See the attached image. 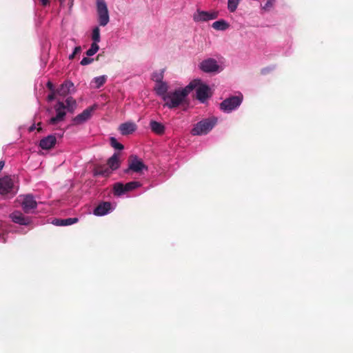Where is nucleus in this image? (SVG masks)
<instances>
[{"label": "nucleus", "mask_w": 353, "mask_h": 353, "mask_svg": "<svg viewBox=\"0 0 353 353\" xmlns=\"http://www.w3.org/2000/svg\"><path fill=\"white\" fill-rule=\"evenodd\" d=\"M125 191L130 192L136 188H138L141 186V183L139 181H130L125 184Z\"/></svg>", "instance_id": "c85d7f7f"}, {"label": "nucleus", "mask_w": 353, "mask_h": 353, "mask_svg": "<svg viewBox=\"0 0 353 353\" xmlns=\"http://www.w3.org/2000/svg\"><path fill=\"white\" fill-rule=\"evenodd\" d=\"M47 87H48V88L50 90H51V91H54V85H53V83H52V82L48 81V82L47 83Z\"/></svg>", "instance_id": "e433bc0d"}, {"label": "nucleus", "mask_w": 353, "mask_h": 353, "mask_svg": "<svg viewBox=\"0 0 353 353\" xmlns=\"http://www.w3.org/2000/svg\"><path fill=\"white\" fill-rule=\"evenodd\" d=\"M274 5V1L272 0H268L263 6L262 9L268 11L271 8H272Z\"/></svg>", "instance_id": "f704fd0d"}, {"label": "nucleus", "mask_w": 353, "mask_h": 353, "mask_svg": "<svg viewBox=\"0 0 353 353\" xmlns=\"http://www.w3.org/2000/svg\"><path fill=\"white\" fill-rule=\"evenodd\" d=\"M267 71H268V68H263V69L262 70V73H263V74H265Z\"/></svg>", "instance_id": "79ce46f5"}, {"label": "nucleus", "mask_w": 353, "mask_h": 353, "mask_svg": "<svg viewBox=\"0 0 353 353\" xmlns=\"http://www.w3.org/2000/svg\"><path fill=\"white\" fill-rule=\"evenodd\" d=\"M198 82L196 89V99L201 103H205L210 97V90L208 85L201 83L199 80H194Z\"/></svg>", "instance_id": "9b49d317"}, {"label": "nucleus", "mask_w": 353, "mask_h": 353, "mask_svg": "<svg viewBox=\"0 0 353 353\" xmlns=\"http://www.w3.org/2000/svg\"><path fill=\"white\" fill-rule=\"evenodd\" d=\"M59 1L61 3H63L65 1V0H59Z\"/></svg>", "instance_id": "37998d69"}, {"label": "nucleus", "mask_w": 353, "mask_h": 353, "mask_svg": "<svg viewBox=\"0 0 353 353\" xmlns=\"http://www.w3.org/2000/svg\"><path fill=\"white\" fill-rule=\"evenodd\" d=\"M217 122L218 119L216 117L203 119L194 125L191 134L194 136L205 135L214 128Z\"/></svg>", "instance_id": "f03ea898"}, {"label": "nucleus", "mask_w": 353, "mask_h": 353, "mask_svg": "<svg viewBox=\"0 0 353 353\" xmlns=\"http://www.w3.org/2000/svg\"><path fill=\"white\" fill-rule=\"evenodd\" d=\"M55 116L49 120V124L56 125L64 120L66 115V107L63 101H58L54 105Z\"/></svg>", "instance_id": "1a4fd4ad"}, {"label": "nucleus", "mask_w": 353, "mask_h": 353, "mask_svg": "<svg viewBox=\"0 0 353 353\" xmlns=\"http://www.w3.org/2000/svg\"><path fill=\"white\" fill-rule=\"evenodd\" d=\"M148 170V166L144 164L143 161L138 158L136 155L130 157L128 161V167L125 170V173L129 174L130 172L135 173H142L143 171Z\"/></svg>", "instance_id": "423d86ee"}, {"label": "nucleus", "mask_w": 353, "mask_h": 353, "mask_svg": "<svg viewBox=\"0 0 353 353\" xmlns=\"http://www.w3.org/2000/svg\"><path fill=\"white\" fill-rule=\"evenodd\" d=\"M127 192L125 191V185L120 182L115 183L113 185V193L116 196H121Z\"/></svg>", "instance_id": "b1692460"}, {"label": "nucleus", "mask_w": 353, "mask_h": 353, "mask_svg": "<svg viewBox=\"0 0 353 353\" xmlns=\"http://www.w3.org/2000/svg\"><path fill=\"white\" fill-rule=\"evenodd\" d=\"M81 52V46H76L74 50H73V52L72 53H71L69 56H68V59L70 60H72L75 56L77 54H79L80 52Z\"/></svg>", "instance_id": "72a5a7b5"}, {"label": "nucleus", "mask_w": 353, "mask_h": 353, "mask_svg": "<svg viewBox=\"0 0 353 353\" xmlns=\"http://www.w3.org/2000/svg\"><path fill=\"white\" fill-rule=\"evenodd\" d=\"M41 4L44 6H47L49 3L48 0H40Z\"/></svg>", "instance_id": "58836bf2"}, {"label": "nucleus", "mask_w": 353, "mask_h": 353, "mask_svg": "<svg viewBox=\"0 0 353 353\" xmlns=\"http://www.w3.org/2000/svg\"><path fill=\"white\" fill-rule=\"evenodd\" d=\"M35 128H36V126L34 124H33L29 127L28 130H29V132H33L35 130Z\"/></svg>", "instance_id": "ea45409f"}, {"label": "nucleus", "mask_w": 353, "mask_h": 353, "mask_svg": "<svg viewBox=\"0 0 353 353\" xmlns=\"http://www.w3.org/2000/svg\"><path fill=\"white\" fill-rule=\"evenodd\" d=\"M76 91L74 83L70 81H65L57 90V94L65 97L68 94H72Z\"/></svg>", "instance_id": "2eb2a0df"}, {"label": "nucleus", "mask_w": 353, "mask_h": 353, "mask_svg": "<svg viewBox=\"0 0 353 353\" xmlns=\"http://www.w3.org/2000/svg\"><path fill=\"white\" fill-rule=\"evenodd\" d=\"M117 207L116 203L102 201L99 203L93 210V214L97 216H103L112 212Z\"/></svg>", "instance_id": "6e6552de"}, {"label": "nucleus", "mask_w": 353, "mask_h": 353, "mask_svg": "<svg viewBox=\"0 0 353 353\" xmlns=\"http://www.w3.org/2000/svg\"><path fill=\"white\" fill-rule=\"evenodd\" d=\"M110 143L112 148H114L115 150H122L123 149V145L119 143L116 138L114 137H110Z\"/></svg>", "instance_id": "473e14b6"}, {"label": "nucleus", "mask_w": 353, "mask_h": 353, "mask_svg": "<svg viewBox=\"0 0 353 353\" xmlns=\"http://www.w3.org/2000/svg\"><path fill=\"white\" fill-rule=\"evenodd\" d=\"M218 12L214 10L205 11L197 9L192 14V19L196 23H204L218 17Z\"/></svg>", "instance_id": "0eeeda50"}, {"label": "nucleus", "mask_w": 353, "mask_h": 353, "mask_svg": "<svg viewBox=\"0 0 353 353\" xmlns=\"http://www.w3.org/2000/svg\"><path fill=\"white\" fill-rule=\"evenodd\" d=\"M54 97H55V92H54V91H52V93L48 94V101H52L54 99Z\"/></svg>", "instance_id": "4c0bfd02"}, {"label": "nucleus", "mask_w": 353, "mask_h": 353, "mask_svg": "<svg viewBox=\"0 0 353 353\" xmlns=\"http://www.w3.org/2000/svg\"><path fill=\"white\" fill-rule=\"evenodd\" d=\"M243 99L241 94L226 98L220 103L219 108L224 113H231L239 108L243 102Z\"/></svg>", "instance_id": "20e7f679"}, {"label": "nucleus", "mask_w": 353, "mask_h": 353, "mask_svg": "<svg viewBox=\"0 0 353 353\" xmlns=\"http://www.w3.org/2000/svg\"><path fill=\"white\" fill-rule=\"evenodd\" d=\"M11 225H5L0 223V242L6 243L8 239V234L10 232H17Z\"/></svg>", "instance_id": "6ab92c4d"}, {"label": "nucleus", "mask_w": 353, "mask_h": 353, "mask_svg": "<svg viewBox=\"0 0 353 353\" xmlns=\"http://www.w3.org/2000/svg\"><path fill=\"white\" fill-rule=\"evenodd\" d=\"M4 165H5V162L3 161H0V172L3 168Z\"/></svg>", "instance_id": "a19ab883"}, {"label": "nucleus", "mask_w": 353, "mask_h": 353, "mask_svg": "<svg viewBox=\"0 0 353 353\" xmlns=\"http://www.w3.org/2000/svg\"><path fill=\"white\" fill-rule=\"evenodd\" d=\"M110 169L105 165H99L95 168L94 170L93 174L94 176H101L108 177L112 174Z\"/></svg>", "instance_id": "4be33fe9"}, {"label": "nucleus", "mask_w": 353, "mask_h": 353, "mask_svg": "<svg viewBox=\"0 0 353 353\" xmlns=\"http://www.w3.org/2000/svg\"><path fill=\"white\" fill-rule=\"evenodd\" d=\"M94 61V59L92 58H90V57H83L80 63L81 65H89L91 63H92V61Z\"/></svg>", "instance_id": "c9c22d12"}, {"label": "nucleus", "mask_w": 353, "mask_h": 353, "mask_svg": "<svg viewBox=\"0 0 353 353\" xmlns=\"http://www.w3.org/2000/svg\"><path fill=\"white\" fill-rule=\"evenodd\" d=\"M37 203L32 195H25L21 201V207L24 212L30 213L37 208Z\"/></svg>", "instance_id": "ddd939ff"}, {"label": "nucleus", "mask_w": 353, "mask_h": 353, "mask_svg": "<svg viewBox=\"0 0 353 353\" xmlns=\"http://www.w3.org/2000/svg\"><path fill=\"white\" fill-rule=\"evenodd\" d=\"M154 90L156 94L164 101L168 93V85L165 81H160L155 83Z\"/></svg>", "instance_id": "a211bd4d"}, {"label": "nucleus", "mask_w": 353, "mask_h": 353, "mask_svg": "<svg viewBox=\"0 0 353 353\" xmlns=\"http://www.w3.org/2000/svg\"><path fill=\"white\" fill-rule=\"evenodd\" d=\"M99 50V46L97 43H92L90 48L86 51V55L88 57H92Z\"/></svg>", "instance_id": "7c9ffc66"}, {"label": "nucleus", "mask_w": 353, "mask_h": 353, "mask_svg": "<svg viewBox=\"0 0 353 353\" xmlns=\"http://www.w3.org/2000/svg\"><path fill=\"white\" fill-rule=\"evenodd\" d=\"M78 218H67L64 219H56L52 221V223L57 226H68L77 223Z\"/></svg>", "instance_id": "aec40b11"}, {"label": "nucleus", "mask_w": 353, "mask_h": 353, "mask_svg": "<svg viewBox=\"0 0 353 353\" xmlns=\"http://www.w3.org/2000/svg\"><path fill=\"white\" fill-rule=\"evenodd\" d=\"M198 82L191 81L184 88H178L169 91L164 99L165 105L170 109L175 108L184 103L189 94L196 87Z\"/></svg>", "instance_id": "f257e3e1"}, {"label": "nucleus", "mask_w": 353, "mask_h": 353, "mask_svg": "<svg viewBox=\"0 0 353 353\" xmlns=\"http://www.w3.org/2000/svg\"><path fill=\"white\" fill-rule=\"evenodd\" d=\"M65 105L66 107V110H68V112H72L77 107L76 101L72 97H69L65 99Z\"/></svg>", "instance_id": "bb28decb"}, {"label": "nucleus", "mask_w": 353, "mask_h": 353, "mask_svg": "<svg viewBox=\"0 0 353 353\" xmlns=\"http://www.w3.org/2000/svg\"><path fill=\"white\" fill-rule=\"evenodd\" d=\"M10 218L12 222L20 225H28L32 222L30 217L24 216L21 212L17 210L11 213Z\"/></svg>", "instance_id": "4468645a"}, {"label": "nucleus", "mask_w": 353, "mask_h": 353, "mask_svg": "<svg viewBox=\"0 0 353 353\" xmlns=\"http://www.w3.org/2000/svg\"><path fill=\"white\" fill-rule=\"evenodd\" d=\"M137 129V125L132 121H127L121 123L119 130L122 135H128L132 134Z\"/></svg>", "instance_id": "f3484780"}, {"label": "nucleus", "mask_w": 353, "mask_h": 353, "mask_svg": "<svg viewBox=\"0 0 353 353\" xmlns=\"http://www.w3.org/2000/svg\"><path fill=\"white\" fill-rule=\"evenodd\" d=\"M240 1L241 0H228V8L229 11L231 12H234L236 10Z\"/></svg>", "instance_id": "c756f323"}, {"label": "nucleus", "mask_w": 353, "mask_h": 353, "mask_svg": "<svg viewBox=\"0 0 353 353\" xmlns=\"http://www.w3.org/2000/svg\"><path fill=\"white\" fill-rule=\"evenodd\" d=\"M92 43L98 44L101 41L100 29L98 26L93 28L92 32Z\"/></svg>", "instance_id": "cd10ccee"}, {"label": "nucleus", "mask_w": 353, "mask_h": 353, "mask_svg": "<svg viewBox=\"0 0 353 353\" xmlns=\"http://www.w3.org/2000/svg\"><path fill=\"white\" fill-rule=\"evenodd\" d=\"M108 165L110 170L114 171L120 167V161L118 153H114L108 160Z\"/></svg>", "instance_id": "412c9836"}, {"label": "nucleus", "mask_w": 353, "mask_h": 353, "mask_svg": "<svg viewBox=\"0 0 353 353\" xmlns=\"http://www.w3.org/2000/svg\"><path fill=\"white\" fill-rule=\"evenodd\" d=\"M97 105H93L85 109L81 113L72 119V123L74 125H81L88 121L92 117V113L97 109Z\"/></svg>", "instance_id": "9d476101"}, {"label": "nucleus", "mask_w": 353, "mask_h": 353, "mask_svg": "<svg viewBox=\"0 0 353 353\" xmlns=\"http://www.w3.org/2000/svg\"><path fill=\"white\" fill-rule=\"evenodd\" d=\"M107 79L108 77L106 75H101L94 77L91 82L92 87L97 89L100 88L106 82Z\"/></svg>", "instance_id": "a878e982"}, {"label": "nucleus", "mask_w": 353, "mask_h": 353, "mask_svg": "<svg viewBox=\"0 0 353 353\" xmlns=\"http://www.w3.org/2000/svg\"><path fill=\"white\" fill-rule=\"evenodd\" d=\"M152 79L155 82V83H157L160 81H163V70L154 72L152 75Z\"/></svg>", "instance_id": "2f4dec72"}, {"label": "nucleus", "mask_w": 353, "mask_h": 353, "mask_svg": "<svg viewBox=\"0 0 353 353\" xmlns=\"http://www.w3.org/2000/svg\"><path fill=\"white\" fill-rule=\"evenodd\" d=\"M217 61L212 58L203 60L199 64V68L204 72H215L219 71Z\"/></svg>", "instance_id": "f8f14e48"}, {"label": "nucleus", "mask_w": 353, "mask_h": 353, "mask_svg": "<svg viewBox=\"0 0 353 353\" xmlns=\"http://www.w3.org/2000/svg\"><path fill=\"white\" fill-rule=\"evenodd\" d=\"M98 22L99 26H105L110 21L109 11L105 0H96Z\"/></svg>", "instance_id": "39448f33"}, {"label": "nucleus", "mask_w": 353, "mask_h": 353, "mask_svg": "<svg viewBox=\"0 0 353 353\" xmlns=\"http://www.w3.org/2000/svg\"><path fill=\"white\" fill-rule=\"evenodd\" d=\"M150 127L152 131L157 134H163L165 130L163 124L154 120L150 121Z\"/></svg>", "instance_id": "5701e85b"}, {"label": "nucleus", "mask_w": 353, "mask_h": 353, "mask_svg": "<svg viewBox=\"0 0 353 353\" xmlns=\"http://www.w3.org/2000/svg\"><path fill=\"white\" fill-rule=\"evenodd\" d=\"M18 191V186L15 185L14 179L10 176L0 178V196L3 198L13 197Z\"/></svg>", "instance_id": "7ed1b4c3"}, {"label": "nucleus", "mask_w": 353, "mask_h": 353, "mask_svg": "<svg viewBox=\"0 0 353 353\" xmlns=\"http://www.w3.org/2000/svg\"><path fill=\"white\" fill-rule=\"evenodd\" d=\"M57 143V138L54 134H50L39 142V147L43 150H50Z\"/></svg>", "instance_id": "dca6fc26"}, {"label": "nucleus", "mask_w": 353, "mask_h": 353, "mask_svg": "<svg viewBox=\"0 0 353 353\" xmlns=\"http://www.w3.org/2000/svg\"><path fill=\"white\" fill-rule=\"evenodd\" d=\"M212 27L216 30L224 31L230 27V25L226 21L220 19L214 21L212 24Z\"/></svg>", "instance_id": "393cba45"}]
</instances>
